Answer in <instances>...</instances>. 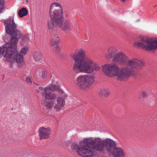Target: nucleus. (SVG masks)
<instances>
[{"label":"nucleus","instance_id":"obj_1","mask_svg":"<svg viewBox=\"0 0 157 157\" xmlns=\"http://www.w3.org/2000/svg\"><path fill=\"white\" fill-rule=\"evenodd\" d=\"M108 52L105 55V58H112L113 61L126 66L119 68L117 64L114 63L105 64L102 66V70L106 75L111 77H116L118 81H123L136 73L137 66L136 59H129L124 52H118L117 48L113 46L108 48Z\"/></svg>","mask_w":157,"mask_h":157},{"label":"nucleus","instance_id":"obj_2","mask_svg":"<svg viewBox=\"0 0 157 157\" xmlns=\"http://www.w3.org/2000/svg\"><path fill=\"white\" fill-rule=\"evenodd\" d=\"M7 34L4 38L9 37L10 43H6L0 47V57L3 56L7 58V60L11 63L16 62L19 65L24 63L22 55L17 53V44L18 40L21 36L20 31L17 29V25L15 24L13 17H9L3 22Z\"/></svg>","mask_w":157,"mask_h":157},{"label":"nucleus","instance_id":"obj_3","mask_svg":"<svg viewBox=\"0 0 157 157\" xmlns=\"http://www.w3.org/2000/svg\"><path fill=\"white\" fill-rule=\"evenodd\" d=\"M74 60L72 70L75 73L79 72L90 73L94 71H99L100 67L97 64L92 62L85 56L84 52L80 50L78 53L70 55Z\"/></svg>","mask_w":157,"mask_h":157},{"label":"nucleus","instance_id":"obj_4","mask_svg":"<svg viewBox=\"0 0 157 157\" xmlns=\"http://www.w3.org/2000/svg\"><path fill=\"white\" fill-rule=\"evenodd\" d=\"M91 138H85L83 140L80 141L79 145L75 143L72 144L71 147L75 149L78 154L84 157L94 156L96 154V151L92 148Z\"/></svg>","mask_w":157,"mask_h":157},{"label":"nucleus","instance_id":"obj_5","mask_svg":"<svg viewBox=\"0 0 157 157\" xmlns=\"http://www.w3.org/2000/svg\"><path fill=\"white\" fill-rule=\"evenodd\" d=\"M91 138L92 145L93 147L92 148L94 151L95 149L102 152L104 151V148L105 147L107 152L110 153L113 151L117 146L115 142L109 138H107L102 140L98 138Z\"/></svg>","mask_w":157,"mask_h":157},{"label":"nucleus","instance_id":"obj_6","mask_svg":"<svg viewBox=\"0 0 157 157\" xmlns=\"http://www.w3.org/2000/svg\"><path fill=\"white\" fill-rule=\"evenodd\" d=\"M56 90L58 92L59 94L57 98V103L54 106V108L57 111H59L65 105V99L67 97V95L61 89L58 88V86L53 84H51L48 87L44 88V91H54Z\"/></svg>","mask_w":157,"mask_h":157},{"label":"nucleus","instance_id":"obj_7","mask_svg":"<svg viewBox=\"0 0 157 157\" xmlns=\"http://www.w3.org/2000/svg\"><path fill=\"white\" fill-rule=\"evenodd\" d=\"M62 10H56L55 8L53 9H50V16L51 20L48 21V27L49 30L54 29L55 26H60L62 22Z\"/></svg>","mask_w":157,"mask_h":157},{"label":"nucleus","instance_id":"obj_8","mask_svg":"<svg viewBox=\"0 0 157 157\" xmlns=\"http://www.w3.org/2000/svg\"><path fill=\"white\" fill-rule=\"evenodd\" d=\"M94 77L93 75H79L76 81L78 86L80 88L86 89L90 87L94 82Z\"/></svg>","mask_w":157,"mask_h":157},{"label":"nucleus","instance_id":"obj_9","mask_svg":"<svg viewBox=\"0 0 157 157\" xmlns=\"http://www.w3.org/2000/svg\"><path fill=\"white\" fill-rule=\"evenodd\" d=\"M141 40L143 42H138V46L148 51L157 49V39L143 37Z\"/></svg>","mask_w":157,"mask_h":157},{"label":"nucleus","instance_id":"obj_10","mask_svg":"<svg viewBox=\"0 0 157 157\" xmlns=\"http://www.w3.org/2000/svg\"><path fill=\"white\" fill-rule=\"evenodd\" d=\"M42 95L46 99L51 100L46 102V106L48 108H52L56 103V99L58 97L57 94L52 91H44L42 92Z\"/></svg>","mask_w":157,"mask_h":157},{"label":"nucleus","instance_id":"obj_11","mask_svg":"<svg viewBox=\"0 0 157 157\" xmlns=\"http://www.w3.org/2000/svg\"><path fill=\"white\" fill-rule=\"evenodd\" d=\"M63 19L62 20V22L60 26H55L54 29L51 30L49 29L50 32L51 33L55 32L57 28L61 27L62 30L66 33H69L71 31V24L68 21H63Z\"/></svg>","mask_w":157,"mask_h":157},{"label":"nucleus","instance_id":"obj_12","mask_svg":"<svg viewBox=\"0 0 157 157\" xmlns=\"http://www.w3.org/2000/svg\"><path fill=\"white\" fill-rule=\"evenodd\" d=\"M38 132L40 140L49 138L51 134L49 128H45L43 127L40 128Z\"/></svg>","mask_w":157,"mask_h":157},{"label":"nucleus","instance_id":"obj_13","mask_svg":"<svg viewBox=\"0 0 157 157\" xmlns=\"http://www.w3.org/2000/svg\"><path fill=\"white\" fill-rule=\"evenodd\" d=\"M111 153L114 157H124L125 156L123 150L120 147H116L113 151Z\"/></svg>","mask_w":157,"mask_h":157},{"label":"nucleus","instance_id":"obj_14","mask_svg":"<svg viewBox=\"0 0 157 157\" xmlns=\"http://www.w3.org/2000/svg\"><path fill=\"white\" fill-rule=\"evenodd\" d=\"M60 41V38L58 35H54L51 40V44L52 46H54L59 43Z\"/></svg>","mask_w":157,"mask_h":157},{"label":"nucleus","instance_id":"obj_15","mask_svg":"<svg viewBox=\"0 0 157 157\" xmlns=\"http://www.w3.org/2000/svg\"><path fill=\"white\" fill-rule=\"evenodd\" d=\"M110 94V91L107 89H101L99 92V95L100 97L103 96L105 97L108 96Z\"/></svg>","mask_w":157,"mask_h":157},{"label":"nucleus","instance_id":"obj_16","mask_svg":"<svg viewBox=\"0 0 157 157\" xmlns=\"http://www.w3.org/2000/svg\"><path fill=\"white\" fill-rule=\"evenodd\" d=\"M28 12V10L26 8H23L19 11L18 14L20 17H22L27 15Z\"/></svg>","mask_w":157,"mask_h":157},{"label":"nucleus","instance_id":"obj_17","mask_svg":"<svg viewBox=\"0 0 157 157\" xmlns=\"http://www.w3.org/2000/svg\"><path fill=\"white\" fill-rule=\"evenodd\" d=\"M33 58L34 60L36 62L40 60L41 58V54L39 52H35L33 54Z\"/></svg>","mask_w":157,"mask_h":157},{"label":"nucleus","instance_id":"obj_18","mask_svg":"<svg viewBox=\"0 0 157 157\" xmlns=\"http://www.w3.org/2000/svg\"><path fill=\"white\" fill-rule=\"evenodd\" d=\"M54 8H55L57 10H62L60 5L58 3H54L51 5L50 9H53Z\"/></svg>","mask_w":157,"mask_h":157},{"label":"nucleus","instance_id":"obj_19","mask_svg":"<svg viewBox=\"0 0 157 157\" xmlns=\"http://www.w3.org/2000/svg\"><path fill=\"white\" fill-rule=\"evenodd\" d=\"M145 66V63L142 60H138V70H141Z\"/></svg>","mask_w":157,"mask_h":157},{"label":"nucleus","instance_id":"obj_20","mask_svg":"<svg viewBox=\"0 0 157 157\" xmlns=\"http://www.w3.org/2000/svg\"><path fill=\"white\" fill-rule=\"evenodd\" d=\"M47 72L45 70L43 69L42 71V75L41 76V78L43 79H44L47 77Z\"/></svg>","mask_w":157,"mask_h":157},{"label":"nucleus","instance_id":"obj_21","mask_svg":"<svg viewBox=\"0 0 157 157\" xmlns=\"http://www.w3.org/2000/svg\"><path fill=\"white\" fill-rule=\"evenodd\" d=\"M29 37L27 35H24L23 38H21V45L24 44V40H29Z\"/></svg>","mask_w":157,"mask_h":157},{"label":"nucleus","instance_id":"obj_22","mask_svg":"<svg viewBox=\"0 0 157 157\" xmlns=\"http://www.w3.org/2000/svg\"><path fill=\"white\" fill-rule=\"evenodd\" d=\"M4 0H0V13L1 12L4 8Z\"/></svg>","mask_w":157,"mask_h":157},{"label":"nucleus","instance_id":"obj_23","mask_svg":"<svg viewBox=\"0 0 157 157\" xmlns=\"http://www.w3.org/2000/svg\"><path fill=\"white\" fill-rule=\"evenodd\" d=\"M28 49V48L27 47H25L23 48H22L21 50L20 51V52L24 55H25L26 53V52Z\"/></svg>","mask_w":157,"mask_h":157},{"label":"nucleus","instance_id":"obj_24","mask_svg":"<svg viewBox=\"0 0 157 157\" xmlns=\"http://www.w3.org/2000/svg\"><path fill=\"white\" fill-rule=\"evenodd\" d=\"M141 95L142 97L145 98L147 96L148 94L146 92L143 91L141 92Z\"/></svg>","mask_w":157,"mask_h":157},{"label":"nucleus","instance_id":"obj_25","mask_svg":"<svg viewBox=\"0 0 157 157\" xmlns=\"http://www.w3.org/2000/svg\"><path fill=\"white\" fill-rule=\"evenodd\" d=\"M26 81L27 83H32V81L31 78L29 77H26Z\"/></svg>","mask_w":157,"mask_h":157},{"label":"nucleus","instance_id":"obj_26","mask_svg":"<svg viewBox=\"0 0 157 157\" xmlns=\"http://www.w3.org/2000/svg\"><path fill=\"white\" fill-rule=\"evenodd\" d=\"M54 50L57 52H59L60 50V48L58 45L54 47Z\"/></svg>","mask_w":157,"mask_h":157},{"label":"nucleus","instance_id":"obj_27","mask_svg":"<svg viewBox=\"0 0 157 157\" xmlns=\"http://www.w3.org/2000/svg\"><path fill=\"white\" fill-rule=\"evenodd\" d=\"M134 46L135 47H137V42L136 41L134 43Z\"/></svg>","mask_w":157,"mask_h":157},{"label":"nucleus","instance_id":"obj_28","mask_svg":"<svg viewBox=\"0 0 157 157\" xmlns=\"http://www.w3.org/2000/svg\"><path fill=\"white\" fill-rule=\"evenodd\" d=\"M38 89L40 90H43V89H44L43 87L42 86H39L38 87Z\"/></svg>","mask_w":157,"mask_h":157},{"label":"nucleus","instance_id":"obj_29","mask_svg":"<svg viewBox=\"0 0 157 157\" xmlns=\"http://www.w3.org/2000/svg\"><path fill=\"white\" fill-rule=\"evenodd\" d=\"M157 6V5H155L154 6V7H155Z\"/></svg>","mask_w":157,"mask_h":157}]
</instances>
